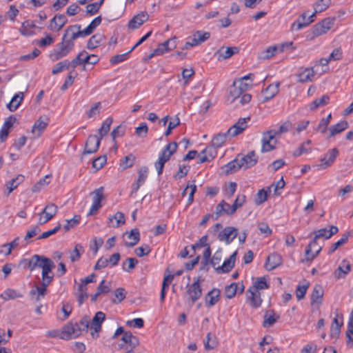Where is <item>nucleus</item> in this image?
<instances>
[{"instance_id":"1","label":"nucleus","mask_w":353,"mask_h":353,"mask_svg":"<svg viewBox=\"0 0 353 353\" xmlns=\"http://www.w3.org/2000/svg\"><path fill=\"white\" fill-rule=\"evenodd\" d=\"M90 327V319L88 316L81 318L79 323H69L65 325L61 332V339H70L77 338L82 334L87 332Z\"/></svg>"},{"instance_id":"2","label":"nucleus","mask_w":353,"mask_h":353,"mask_svg":"<svg viewBox=\"0 0 353 353\" xmlns=\"http://www.w3.org/2000/svg\"><path fill=\"white\" fill-rule=\"evenodd\" d=\"M74 46V43L68 40L65 35H63L61 42L58 43L50 54V59L54 61L67 56Z\"/></svg>"},{"instance_id":"3","label":"nucleus","mask_w":353,"mask_h":353,"mask_svg":"<svg viewBox=\"0 0 353 353\" xmlns=\"http://www.w3.org/2000/svg\"><path fill=\"white\" fill-rule=\"evenodd\" d=\"M187 301L191 305H194L202 296V288L200 283V279L197 277L192 284L186 286Z\"/></svg>"},{"instance_id":"4","label":"nucleus","mask_w":353,"mask_h":353,"mask_svg":"<svg viewBox=\"0 0 353 353\" xmlns=\"http://www.w3.org/2000/svg\"><path fill=\"white\" fill-rule=\"evenodd\" d=\"M92 199V204L90 207L88 216H91L97 212L102 207L101 201L104 198V188L99 187L90 193Z\"/></svg>"},{"instance_id":"5","label":"nucleus","mask_w":353,"mask_h":353,"mask_svg":"<svg viewBox=\"0 0 353 353\" xmlns=\"http://www.w3.org/2000/svg\"><path fill=\"white\" fill-rule=\"evenodd\" d=\"M105 319V315L103 312H97L94 316L92 321H90V334L92 339H96L99 337V332L101 330L102 323Z\"/></svg>"},{"instance_id":"6","label":"nucleus","mask_w":353,"mask_h":353,"mask_svg":"<svg viewBox=\"0 0 353 353\" xmlns=\"http://www.w3.org/2000/svg\"><path fill=\"white\" fill-rule=\"evenodd\" d=\"M275 134L274 131H271L270 130L263 133L261 140L262 152H270L275 148V145L277 143Z\"/></svg>"},{"instance_id":"7","label":"nucleus","mask_w":353,"mask_h":353,"mask_svg":"<svg viewBox=\"0 0 353 353\" xmlns=\"http://www.w3.org/2000/svg\"><path fill=\"white\" fill-rule=\"evenodd\" d=\"M101 144V138L97 135H90L85 143V148L81 154V159L85 154H90L97 152Z\"/></svg>"},{"instance_id":"8","label":"nucleus","mask_w":353,"mask_h":353,"mask_svg":"<svg viewBox=\"0 0 353 353\" xmlns=\"http://www.w3.org/2000/svg\"><path fill=\"white\" fill-rule=\"evenodd\" d=\"M333 23L334 19L325 18L316 23L312 28L313 37L311 39L326 33L331 28Z\"/></svg>"},{"instance_id":"9","label":"nucleus","mask_w":353,"mask_h":353,"mask_svg":"<svg viewBox=\"0 0 353 353\" xmlns=\"http://www.w3.org/2000/svg\"><path fill=\"white\" fill-rule=\"evenodd\" d=\"M81 25L79 24L70 26L65 30L63 35H65L67 39L71 42H74V40L79 37H87L85 30H81Z\"/></svg>"},{"instance_id":"10","label":"nucleus","mask_w":353,"mask_h":353,"mask_svg":"<svg viewBox=\"0 0 353 353\" xmlns=\"http://www.w3.org/2000/svg\"><path fill=\"white\" fill-rule=\"evenodd\" d=\"M339 155V150L336 148L329 150L327 153L325 154L324 157H322L320 161L321 163L316 166L319 170L325 169L331 166L335 161L336 157Z\"/></svg>"},{"instance_id":"11","label":"nucleus","mask_w":353,"mask_h":353,"mask_svg":"<svg viewBox=\"0 0 353 353\" xmlns=\"http://www.w3.org/2000/svg\"><path fill=\"white\" fill-rule=\"evenodd\" d=\"M250 117L240 118L228 130V134L231 137H236L242 133L248 127L247 123Z\"/></svg>"},{"instance_id":"12","label":"nucleus","mask_w":353,"mask_h":353,"mask_svg":"<svg viewBox=\"0 0 353 353\" xmlns=\"http://www.w3.org/2000/svg\"><path fill=\"white\" fill-rule=\"evenodd\" d=\"M317 239L314 237L313 240L308 244L305 249L306 261H312L321 251L322 247L317 243Z\"/></svg>"},{"instance_id":"13","label":"nucleus","mask_w":353,"mask_h":353,"mask_svg":"<svg viewBox=\"0 0 353 353\" xmlns=\"http://www.w3.org/2000/svg\"><path fill=\"white\" fill-rule=\"evenodd\" d=\"M237 236L236 229L234 227H225L218 234V239L230 244Z\"/></svg>"},{"instance_id":"14","label":"nucleus","mask_w":353,"mask_h":353,"mask_svg":"<svg viewBox=\"0 0 353 353\" xmlns=\"http://www.w3.org/2000/svg\"><path fill=\"white\" fill-rule=\"evenodd\" d=\"M149 19L146 12H141L134 15L128 22V27L130 30H136L141 27Z\"/></svg>"},{"instance_id":"15","label":"nucleus","mask_w":353,"mask_h":353,"mask_svg":"<svg viewBox=\"0 0 353 353\" xmlns=\"http://www.w3.org/2000/svg\"><path fill=\"white\" fill-rule=\"evenodd\" d=\"M49 119L46 116H41L32 126V133L35 138L39 137L48 125Z\"/></svg>"},{"instance_id":"16","label":"nucleus","mask_w":353,"mask_h":353,"mask_svg":"<svg viewBox=\"0 0 353 353\" xmlns=\"http://www.w3.org/2000/svg\"><path fill=\"white\" fill-rule=\"evenodd\" d=\"M258 156L254 150L239 159L240 163L244 170L253 167L258 162Z\"/></svg>"},{"instance_id":"17","label":"nucleus","mask_w":353,"mask_h":353,"mask_svg":"<svg viewBox=\"0 0 353 353\" xmlns=\"http://www.w3.org/2000/svg\"><path fill=\"white\" fill-rule=\"evenodd\" d=\"M216 148L213 145L206 147L200 154L197 155L199 163L208 162L213 159L216 155Z\"/></svg>"},{"instance_id":"18","label":"nucleus","mask_w":353,"mask_h":353,"mask_svg":"<svg viewBox=\"0 0 353 353\" xmlns=\"http://www.w3.org/2000/svg\"><path fill=\"white\" fill-rule=\"evenodd\" d=\"M343 325V314H336L334 318L331 328H330V336L332 337L338 338L341 332V328Z\"/></svg>"},{"instance_id":"19","label":"nucleus","mask_w":353,"mask_h":353,"mask_svg":"<svg viewBox=\"0 0 353 353\" xmlns=\"http://www.w3.org/2000/svg\"><path fill=\"white\" fill-rule=\"evenodd\" d=\"M239 49L238 47H221L215 53L219 60L226 59L231 57L232 55L239 53Z\"/></svg>"},{"instance_id":"20","label":"nucleus","mask_w":353,"mask_h":353,"mask_svg":"<svg viewBox=\"0 0 353 353\" xmlns=\"http://www.w3.org/2000/svg\"><path fill=\"white\" fill-rule=\"evenodd\" d=\"M282 263V256L279 254L272 253L268 256L265 267L266 270L270 271L281 265Z\"/></svg>"},{"instance_id":"21","label":"nucleus","mask_w":353,"mask_h":353,"mask_svg":"<svg viewBox=\"0 0 353 353\" xmlns=\"http://www.w3.org/2000/svg\"><path fill=\"white\" fill-rule=\"evenodd\" d=\"M237 252L235 251L228 259L225 260L222 265L216 268L217 273L229 272L234 266Z\"/></svg>"},{"instance_id":"22","label":"nucleus","mask_w":353,"mask_h":353,"mask_svg":"<svg viewBox=\"0 0 353 353\" xmlns=\"http://www.w3.org/2000/svg\"><path fill=\"white\" fill-rule=\"evenodd\" d=\"M68 22L64 14H56L50 21L49 28L55 31H59Z\"/></svg>"},{"instance_id":"23","label":"nucleus","mask_w":353,"mask_h":353,"mask_svg":"<svg viewBox=\"0 0 353 353\" xmlns=\"http://www.w3.org/2000/svg\"><path fill=\"white\" fill-rule=\"evenodd\" d=\"M210 37V32L198 30L193 34L192 38L190 41H189V42L192 47H194L201 45L202 43L207 41Z\"/></svg>"},{"instance_id":"24","label":"nucleus","mask_w":353,"mask_h":353,"mask_svg":"<svg viewBox=\"0 0 353 353\" xmlns=\"http://www.w3.org/2000/svg\"><path fill=\"white\" fill-rule=\"evenodd\" d=\"M350 271V263L346 260H343L338 268L334 272L333 275L335 279H339L345 278Z\"/></svg>"},{"instance_id":"25","label":"nucleus","mask_w":353,"mask_h":353,"mask_svg":"<svg viewBox=\"0 0 353 353\" xmlns=\"http://www.w3.org/2000/svg\"><path fill=\"white\" fill-rule=\"evenodd\" d=\"M221 291L217 288H213L207 293L205 296V305L208 307L214 306L220 298Z\"/></svg>"},{"instance_id":"26","label":"nucleus","mask_w":353,"mask_h":353,"mask_svg":"<svg viewBox=\"0 0 353 353\" xmlns=\"http://www.w3.org/2000/svg\"><path fill=\"white\" fill-rule=\"evenodd\" d=\"M148 168L147 167H141L139 170L138 179L132 185V193L136 192L145 181L148 177Z\"/></svg>"},{"instance_id":"27","label":"nucleus","mask_w":353,"mask_h":353,"mask_svg":"<svg viewBox=\"0 0 353 353\" xmlns=\"http://www.w3.org/2000/svg\"><path fill=\"white\" fill-rule=\"evenodd\" d=\"M280 85L279 82H276L274 84L269 85L265 90L263 92V102H267L268 101L274 98L279 92V88Z\"/></svg>"},{"instance_id":"28","label":"nucleus","mask_w":353,"mask_h":353,"mask_svg":"<svg viewBox=\"0 0 353 353\" xmlns=\"http://www.w3.org/2000/svg\"><path fill=\"white\" fill-rule=\"evenodd\" d=\"M47 259L48 257L45 256L34 254L29 259L28 268L30 271H33L37 268H41L46 262L44 261Z\"/></svg>"},{"instance_id":"29","label":"nucleus","mask_w":353,"mask_h":353,"mask_svg":"<svg viewBox=\"0 0 353 353\" xmlns=\"http://www.w3.org/2000/svg\"><path fill=\"white\" fill-rule=\"evenodd\" d=\"M339 232V229L335 225H332L329 230L326 228H321L316 231H314L315 239L325 238V239H328L332 237L334 234H336Z\"/></svg>"},{"instance_id":"30","label":"nucleus","mask_w":353,"mask_h":353,"mask_svg":"<svg viewBox=\"0 0 353 353\" xmlns=\"http://www.w3.org/2000/svg\"><path fill=\"white\" fill-rule=\"evenodd\" d=\"M247 300L249 301L250 305L254 308H258L261 305L262 299L261 297L260 292H246Z\"/></svg>"},{"instance_id":"31","label":"nucleus","mask_w":353,"mask_h":353,"mask_svg":"<svg viewBox=\"0 0 353 353\" xmlns=\"http://www.w3.org/2000/svg\"><path fill=\"white\" fill-rule=\"evenodd\" d=\"M270 284L268 283L265 277H257L253 283V285L248 288V292H260V290L268 289Z\"/></svg>"},{"instance_id":"32","label":"nucleus","mask_w":353,"mask_h":353,"mask_svg":"<svg viewBox=\"0 0 353 353\" xmlns=\"http://www.w3.org/2000/svg\"><path fill=\"white\" fill-rule=\"evenodd\" d=\"M47 287H43V285L41 287L36 286L30 291L29 296L32 300L39 302L41 299L45 297Z\"/></svg>"},{"instance_id":"33","label":"nucleus","mask_w":353,"mask_h":353,"mask_svg":"<svg viewBox=\"0 0 353 353\" xmlns=\"http://www.w3.org/2000/svg\"><path fill=\"white\" fill-rule=\"evenodd\" d=\"M324 291L321 285H316L311 294V305H319L322 303Z\"/></svg>"},{"instance_id":"34","label":"nucleus","mask_w":353,"mask_h":353,"mask_svg":"<svg viewBox=\"0 0 353 353\" xmlns=\"http://www.w3.org/2000/svg\"><path fill=\"white\" fill-rule=\"evenodd\" d=\"M124 235H126L128 239L131 240V241H125L124 244L127 248L134 246L140 240V233L137 228L131 230L130 232H125Z\"/></svg>"},{"instance_id":"35","label":"nucleus","mask_w":353,"mask_h":353,"mask_svg":"<svg viewBox=\"0 0 353 353\" xmlns=\"http://www.w3.org/2000/svg\"><path fill=\"white\" fill-rule=\"evenodd\" d=\"M35 28H37V26L34 21L27 20L22 23L19 32L21 34L25 37H30L35 34L32 30V29Z\"/></svg>"},{"instance_id":"36","label":"nucleus","mask_w":353,"mask_h":353,"mask_svg":"<svg viewBox=\"0 0 353 353\" xmlns=\"http://www.w3.org/2000/svg\"><path fill=\"white\" fill-rule=\"evenodd\" d=\"M24 98V94L23 92H19V93L15 94L11 101L7 104L8 109L11 111H15L19 106L21 105Z\"/></svg>"},{"instance_id":"37","label":"nucleus","mask_w":353,"mask_h":353,"mask_svg":"<svg viewBox=\"0 0 353 353\" xmlns=\"http://www.w3.org/2000/svg\"><path fill=\"white\" fill-rule=\"evenodd\" d=\"M121 341L128 344L130 349L133 350L139 345V339L134 336L130 332H125L121 338Z\"/></svg>"},{"instance_id":"38","label":"nucleus","mask_w":353,"mask_h":353,"mask_svg":"<svg viewBox=\"0 0 353 353\" xmlns=\"http://www.w3.org/2000/svg\"><path fill=\"white\" fill-rule=\"evenodd\" d=\"M316 11L313 12L310 15H307V21L301 22L299 19H298L296 21L294 22L292 24L291 29L292 31H299L303 28H305L307 26H309L311 23H312L314 19V18L316 16Z\"/></svg>"},{"instance_id":"39","label":"nucleus","mask_w":353,"mask_h":353,"mask_svg":"<svg viewBox=\"0 0 353 353\" xmlns=\"http://www.w3.org/2000/svg\"><path fill=\"white\" fill-rule=\"evenodd\" d=\"M231 206L232 205L226 203L224 200H222L216 207L214 220H216L224 214L232 215L234 213H230L228 211L229 210L228 208H231Z\"/></svg>"},{"instance_id":"40","label":"nucleus","mask_w":353,"mask_h":353,"mask_svg":"<svg viewBox=\"0 0 353 353\" xmlns=\"http://www.w3.org/2000/svg\"><path fill=\"white\" fill-rule=\"evenodd\" d=\"M105 40V37L101 34H95L92 35L87 43V48L93 50L99 46Z\"/></svg>"},{"instance_id":"41","label":"nucleus","mask_w":353,"mask_h":353,"mask_svg":"<svg viewBox=\"0 0 353 353\" xmlns=\"http://www.w3.org/2000/svg\"><path fill=\"white\" fill-rule=\"evenodd\" d=\"M348 123L347 121H341L339 123L331 126L330 128V134L328 137H332L341 132L344 131L348 128Z\"/></svg>"},{"instance_id":"42","label":"nucleus","mask_w":353,"mask_h":353,"mask_svg":"<svg viewBox=\"0 0 353 353\" xmlns=\"http://www.w3.org/2000/svg\"><path fill=\"white\" fill-rule=\"evenodd\" d=\"M172 40H167L163 43L158 45L157 48L149 55V59L154 56H159L170 51L169 45L171 43Z\"/></svg>"},{"instance_id":"43","label":"nucleus","mask_w":353,"mask_h":353,"mask_svg":"<svg viewBox=\"0 0 353 353\" xmlns=\"http://www.w3.org/2000/svg\"><path fill=\"white\" fill-rule=\"evenodd\" d=\"M25 179V177L22 174H19L14 179L9 181L6 183V186L8 190V194H10L14 190H15Z\"/></svg>"},{"instance_id":"44","label":"nucleus","mask_w":353,"mask_h":353,"mask_svg":"<svg viewBox=\"0 0 353 353\" xmlns=\"http://www.w3.org/2000/svg\"><path fill=\"white\" fill-rule=\"evenodd\" d=\"M70 258L72 262H76L79 260L81 255L84 253V248L80 243L75 245L74 250L69 252Z\"/></svg>"},{"instance_id":"45","label":"nucleus","mask_w":353,"mask_h":353,"mask_svg":"<svg viewBox=\"0 0 353 353\" xmlns=\"http://www.w3.org/2000/svg\"><path fill=\"white\" fill-rule=\"evenodd\" d=\"M314 76V72L313 68H305L301 72H300L298 75L299 81L300 82L304 83L307 81H311L312 78Z\"/></svg>"},{"instance_id":"46","label":"nucleus","mask_w":353,"mask_h":353,"mask_svg":"<svg viewBox=\"0 0 353 353\" xmlns=\"http://www.w3.org/2000/svg\"><path fill=\"white\" fill-rule=\"evenodd\" d=\"M23 295L17 292V290L11 288H8L0 295V297L4 301H8L10 299H15L17 298L22 297Z\"/></svg>"},{"instance_id":"47","label":"nucleus","mask_w":353,"mask_h":353,"mask_svg":"<svg viewBox=\"0 0 353 353\" xmlns=\"http://www.w3.org/2000/svg\"><path fill=\"white\" fill-rule=\"evenodd\" d=\"M330 101V97L327 94L323 95L321 98L314 100L310 105L311 110L314 111L319 107L327 105Z\"/></svg>"},{"instance_id":"48","label":"nucleus","mask_w":353,"mask_h":353,"mask_svg":"<svg viewBox=\"0 0 353 353\" xmlns=\"http://www.w3.org/2000/svg\"><path fill=\"white\" fill-rule=\"evenodd\" d=\"M225 172L226 174H231L236 172L241 168H243L239 158L235 159L234 160L229 162L224 166Z\"/></svg>"},{"instance_id":"49","label":"nucleus","mask_w":353,"mask_h":353,"mask_svg":"<svg viewBox=\"0 0 353 353\" xmlns=\"http://www.w3.org/2000/svg\"><path fill=\"white\" fill-rule=\"evenodd\" d=\"M113 119L112 117L107 118L102 123L101 128L99 129L98 132L99 134V138L101 140L107 134L110 129V126L112 123Z\"/></svg>"},{"instance_id":"50","label":"nucleus","mask_w":353,"mask_h":353,"mask_svg":"<svg viewBox=\"0 0 353 353\" xmlns=\"http://www.w3.org/2000/svg\"><path fill=\"white\" fill-rule=\"evenodd\" d=\"M228 136H230L226 133H219L215 135L211 141V145L215 147L216 148H219L223 145V144L225 142L226 138Z\"/></svg>"},{"instance_id":"51","label":"nucleus","mask_w":353,"mask_h":353,"mask_svg":"<svg viewBox=\"0 0 353 353\" xmlns=\"http://www.w3.org/2000/svg\"><path fill=\"white\" fill-rule=\"evenodd\" d=\"M246 201V196L244 194H239L237 195L236 199L234 200V203L232 205L231 208H228V212L230 213H235L236 210L243 206Z\"/></svg>"},{"instance_id":"52","label":"nucleus","mask_w":353,"mask_h":353,"mask_svg":"<svg viewBox=\"0 0 353 353\" xmlns=\"http://www.w3.org/2000/svg\"><path fill=\"white\" fill-rule=\"evenodd\" d=\"M270 188V187H268L267 190L261 189L258 191L254 199V203L256 205H261L267 200L268 193L271 191Z\"/></svg>"},{"instance_id":"53","label":"nucleus","mask_w":353,"mask_h":353,"mask_svg":"<svg viewBox=\"0 0 353 353\" xmlns=\"http://www.w3.org/2000/svg\"><path fill=\"white\" fill-rule=\"evenodd\" d=\"M279 318V316H276L275 317V314L273 310L268 312L264 315V321H263V326L264 327H270L272 326Z\"/></svg>"},{"instance_id":"54","label":"nucleus","mask_w":353,"mask_h":353,"mask_svg":"<svg viewBox=\"0 0 353 353\" xmlns=\"http://www.w3.org/2000/svg\"><path fill=\"white\" fill-rule=\"evenodd\" d=\"M87 54L85 50H82L79 52L74 59H73L71 61H70L71 64V67L73 70L78 66L79 65H86L88 62H84L85 56Z\"/></svg>"},{"instance_id":"55","label":"nucleus","mask_w":353,"mask_h":353,"mask_svg":"<svg viewBox=\"0 0 353 353\" xmlns=\"http://www.w3.org/2000/svg\"><path fill=\"white\" fill-rule=\"evenodd\" d=\"M138 263V260L135 258H128L122 264V270L124 272H130L134 269Z\"/></svg>"},{"instance_id":"56","label":"nucleus","mask_w":353,"mask_h":353,"mask_svg":"<svg viewBox=\"0 0 353 353\" xmlns=\"http://www.w3.org/2000/svg\"><path fill=\"white\" fill-rule=\"evenodd\" d=\"M70 63V62L67 59L58 62L53 67L52 73L53 74H57L64 70L68 69L70 67H71V64Z\"/></svg>"},{"instance_id":"57","label":"nucleus","mask_w":353,"mask_h":353,"mask_svg":"<svg viewBox=\"0 0 353 353\" xmlns=\"http://www.w3.org/2000/svg\"><path fill=\"white\" fill-rule=\"evenodd\" d=\"M350 235V232H347L344 234L342 237L336 243H333L330 250L328 252V254H332L340 246L344 245L348 240V238Z\"/></svg>"},{"instance_id":"58","label":"nucleus","mask_w":353,"mask_h":353,"mask_svg":"<svg viewBox=\"0 0 353 353\" xmlns=\"http://www.w3.org/2000/svg\"><path fill=\"white\" fill-rule=\"evenodd\" d=\"M81 221L80 215H74L72 219L65 220L66 223L63 225V229L65 232L74 228Z\"/></svg>"},{"instance_id":"59","label":"nucleus","mask_w":353,"mask_h":353,"mask_svg":"<svg viewBox=\"0 0 353 353\" xmlns=\"http://www.w3.org/2000/svg\"><path fill=\"white\" fill-rule=\"evenodd\" d=\"M19 237H16L12 242L9 243H5L2 245L3 248H6V251L1 250V254H4L5 255H9L11 254L12 249L17 247L19 243Z\"/></svg>"},{"instance_id":"60","label":"nucleus","mask_w":353,"mask_h":353,"mask_svg":"<svg viewBox=\"0 0 353 353\" xmlns=\"http://www.w3.org/2000/svg\"><path fill=\"white\" fill-rule=\"evenodd\" d=\"M243 93L244 92L241 90L238 89L237 85L232 84V86L230 88L228 100H230V103H233L238 100Z\"/></svg>"},{"instance_id":"61","label":"nucleus","mask_w":353,"mask_h":353,"mask_svg":"<svg viewBox=\"0 0 353 353\" xmlns=\"http://www.w3.org/2000/svg\"><path fill=\"white\" fill-rule=\"evenodd\" d=\"M57 212L58 207L55 204L50 203L44 208L41 212L42 214L48 215V218H53L56 215Z\"/></svg>"},{"instance_id":"62","label":"nucleus","mask_w":353,"mask_h":353,"mask_svg":"<svg viewBox=\"0 0 353 353\" xmlns=\"http://www.w3.org/2000/svg\"><path fill=\"white\" fill-rule=\"evenodd\" d=\"M101 16H98L91 21L87 28L84 29L85 32L88 34V36L91 34L94 30L101 24Z\"/></svg>"},{"instance_id":"63","label":"nucleus","mask_w":353,"mask_h":353,"mask_svg":"<svg viewBox=\"0 0 353 353\" xmlns=\"http://www.w3.org/2000/svg\"><path fill=\"white\" fill-rule=\"evenodd\" d=\"M311 143L312 141L310 140H307L303 143L300 147L294 152L293 155L294 157H299L303 154L307 153L311 149L310 148Z\"/></svg>"},{"instance_id":"64","label":"nucleus","mask_w":353,"mask_h":353,"mask_svg":"<svg viewBox=\"0 0 353 353\" xmlns=\"http://www.w3.org/2000/svg\"><path fill=\"white\" fill-rule=\"evenodd\" d=\"M238 290V284L232 283L230 285H227L224 290V294L228 299L233 298Z\"/></svg>"}]
</instances>
